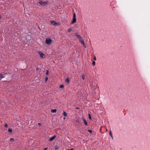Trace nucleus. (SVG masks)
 <instances>
[{
    "instance_id": "f257e3e1",
    "label": "nucleus",
    "mask_w": 150,
    "mask_h": 150,
    "mask_svg": "<svg viewBox=\"0 0 150 150\" xmlns=\"http://www.w3.org/2000/svg\"><path fill=\"white\" fill-rule=\"evenodd\" d=\"M75 35L79 39V41L80 43L81 44H83L84 43V41L82 37L78 33H75Z\"/></svg>"
},
{
    "instance_id": "f03ea898",
    "label": "nucleus",
    "mask_w": 150,
    "mask_h": 150,
    "mask_svg": "<svg viewBox=\"0 0 150 150\" xmlns=\"http://www.w3.org/2000/svg\"><path fill=\"white\" fill-rule=\"evenodd\" d=\"M39 4L42 6H44L45 5L48 4L49 2L48 1H39Z\"/></svg>"
},
{
    "instance_id": "7ed1b4c3",
    "label": "nucleus",
    "mask_w": 150,
    "mask_h": 150,
    "mask_svg": "<svg viewBox=\"0 0 150 150\" xmlns=\"http://www.w3.org/2000/svg\"><path fill=\"white\" fill-rule=\"evenodd\" d=\"M52 40L50 38H47L45 41V44L50 45L52 42Z\"/></svg>"
},
{
    "instance_id": "20e7f679",
    "label": "nucleus",
    "mask_w": 150,
    "mask_h": 150,
    "mask_svg": "<svg viewBox=\"0 0 150 150\" xmlns=\"http://www.w3.org/2000/svg\"><path fill=\"white\" fill-rule=\"evenodd\" d=\"M76 14L75 13H74L73 14V17L72 19V21L71 22V23L73 24L76 22Z\"/></svg>"
},
{
    "instance_id": "39448f33",
    "label": "nucleus",
    "mask_w": 150,
    "mask_h": 150,
    "mask_svg": "<svg viewBox=\"0 0 150 150\" xmlns=\"http://www.w3.org/2000/svg\"><path fill=\"white\" fill-rule=\"evenodd\" d=\"M82 119L84 123V125L86 126L88 125V123L86 119L83 117Z\"/></svg>"
},
{
    "instance_id": "423d86ee",
    "label": "nucleus",
    "mask_w": 150,
    "mask_h": 150,
    "mask_svg": "<svg viewBox=\"0 0 150 150\" xmlns=\"http://www.w3.org/2000/svg\"><path fill=\"white\" fill-rule=\"evenodd\" d=\"M56 137V135L53 136L52 137H51L50 138V140H49L50 141H50H52L53 140H54V139H55Z\"/></svg>"
},
{
    "instance_id": "0eeeda50",
    "label": "nucleus",
    "mask_w": 150,
    "mask_h": 150,
    "mask_svg": "<svg viewBox=\"0 0 150 150\" xmlns=\"http://www.w3.org/2000/svg\"><path fill=\"white\" fill-rule=\"evenodd\" d=\"M38 54L40 56H45L44 54L41 52H38Z\"/></svg>"
},
{
    "instance_id": "6e6552de",
    "label": "nucleus",
    "mask_w": 150,
    "mask_h": 150,
    "mask_svg": "<svg viewBox=\"0 0 150 150\" xmlns=\"http://www.w3.org/2000/svg\"><path fill=\"white\" fill-rule=\"evenodd\" d=\"M50 22L51 23H52L54 25H55L57 24V23L56 22L54 21H50Z\"/></svg>"
},
{
    "instance_id": "1a4fd4ad",
    "label": "nucleus",
    "mask_w": 150,
    "mask_h": 150,
    "mask_svg": "<svg viewBox=\"0 0 150 150\" xmlns=\"http://www.w3.org/2000/svg\"><path fill=\"white\" fill-rule=\"evenodd\" d=\"M12 129L11 128H10L8 129V132L10 133H11L12 132Z\"/></svg>"
},
{
    "instance_id": "9d476101",
    "label": "nucleus",
    "mask_w": 150,
    "mask_h": 150,
    "mask_svg": "<svg viewBox=\"0 0 150 150\" xmlns=\"http://www.w3.org/2000/svg\"><path fill=\"white\" fill-rule=\"evenodd\" d=\"M57 110L56 109H52L51 110V112L52 113H56L57 112Z\"/></svg>"
},
{
    "instance_id": "9b49d317",
    "label": "nucleus",
    "mask_w": 150,
    "mask_h": 150,
    "mask_svg": "<svg viewBox=\"0 0 150 150\" xmlns=\"http://www.w3.org/2000/svg\"><path fill=\"white\" fill-rule=\"evenodd\" d=\"M65 81L67 83H69V78H67L66 80Z\"/></svg>"
},
{
    "instance_id": "f8f14e48",
    "label": "nucleus",
    "mask_w": 150,
    "mask_h": 150,
    "mask_svg": "<svg viewBox=\"0 0 150 150\" xmlns=\"http://www.w3.org/2000/svg\"><path fill=\"white\" fill-rule=\"evenodd\" d=\"M63 115L64 116V117H66L67 116V113L64 111L63 112Z\"/></svg>"
},
{
    "instance_id": "ddd939ff",
    "label": "nucleus",
    "mask_w": 150,
    "mask_h": 150,
    "mask_svg": "<svg viewBox=\"0 0 150 150\" xmlns=\"http://www.w3.org/2000/svg\"><path fill=\"white\" fill-rule=\"evenodd\" d=\"M109 135L111 136V137H112V139H113V136H112V133L111 131H110L109 132Z\"/></svg>"
},
{
    "instance_id": "4468645a",
    "label": "nucleus",
    "mask_w": 150,
    "mask_h": 150,
    "mask_svg": "<svg viewBox=\"0 0 150 150\" xmlns=\"http://www.w3.org/2000/svg\"><path fill=\"white\" fill-rule=\"evenodd\" d=\"M59 147L57 145H56L54 147L55 149V150L57 149H59Z\"/></svg>"
},
{
    "instance_id": "2eb2a0df",
    "label": "nucleus",
    "mask_w": 150,
    "mask_h": 150,
    "mask_svg": "<svg viewBox=\"0 0 150 150\" xmlns=\"http://www.w3.org/2000/svg\"><path fill=\"white\" fill-rule=\"evenodd\" d=\"M64 87V86L63 85H60L59 86V88H63Z\"/></svg>"
},
{
    "instance_id": "dca6fc26",
    "label": "nucleus",
    "mask_w": 150,
    "mask_h": 150,
    "mask_svg": "<svg viewBox=\"0 0 150 150\" xmlns=\"http://www.w3.org/2000/svg\"><path fill=\"white\" fill-rule=\"evenodd\" d=\"M82 79L83 80L85 78V76L83 74L81 76Z\"/></svg>"
},
{
    "instance_id": "f3484780",
    "label": "nucleus",
    "mask_w": 150,
    "mask_h": 150,
    "mask_svg": "<svg viewBox=\"0 0 150 150\" xmlns=\"http://www.w3.org/2000/svg\"><path fill=\"white\" fill-rule=\"evenodd\" d=\"M0 78H4V77L3 76V74L1 73L0 74Z\"/></svg>"
},
{
    "instance_id": "a211bd4d",
    "label": "nucleus",
    "mask_w": 150,
    "mask_h": 150,
    "mask_svg": "<svg viewBox=\"0 0 150 150\" xmlns=\"http://www.w3.org/2000/svg\"><path fill=\"white\" fill-rule=\"evenodd\" d=\"M10 141L11 142H13L14 141V139L12 138H11L10 139Z\"/></svg>"
},
{
    "instance_id": "6ab92c4d",
    "label": "nucleus",
    "mask_w": 150,
    "mask_h": 150,
    "mask_svg": "<svg viewBox=\"0 0 150 150\" xmlns=\"http://www.w3.org/2000/svg\"><path fill=\"white\" fill-rule=\"evenodd\" d=\"M88 131L91 134L92 133V131L91 130L89 129L88 130Z\"/></svg>"
},
{
    "instance_id": "aec40b11",
    "label": "nucleus",
    "mask_w": 150,
    "mask_h": 150,
    "mask_svg": "<svg viewBox=\"0 0 150 150\" xmlns=\"http://www.w3.org/2000/svg\"><path fill=\"white\" fill-rule=\"evenodd\" d=\"M95 64H96V62H95V61H93L92 62V64L93 66L95 65Z\"/></svg>"
},
{
    "instance_id": "412c9836",
    "label": "nucleus",
    "mask_w": 150,
    "mask_h": 150,
    "mask_svg": "<svg viewBox=\"0 0 150 150\" xmlns=\"http://www.w3.org/2000/svg\"><path fill=\"white\" fill-rule=\"evenodd\" d=\"M88 116H89V119L90 120H91L92 119V118H91V115L90 114H88Z\"/></svg>"
},
{
    "instance_id": "4be33fe9",
    "label": "nucleus",
    "mask_w": 150,
    "mask_h": 150,
    "mask_svg": "<svg viewBox=\"0 0 150 150\" xmlns=\"http://www.w3.org/2000/svg\"><path fill=\"white\" fill-rule=\"evenodd\" d=\"M48 77L47 76H46L45 77V81H47L48 80Z\"/></svg>"
},
{
    "instance_id": "5701e85b",
    "label": "nucleus",
    "mask_w": 150,
    "mask_h": 150,
    "mask_svg": "<svg viewBox=\"0 0 150 150\" xmlns=\"http://www.w3.org/2000/svg\"><path fill=\"white\" fill-rule=\"evenodd\" d=\"M76 122H78V123H81L79 121V119L76 120Z\"/></svg>"
},
{
    "instance_id": "b1692460",
    "label": "nucleus",
    "mask_w": 150,
    "mask_h": 150,
    "mask_svg": "<svg viewBox=\"0 0 150 150\" xmlns=\"http://www.w3.org/2000/svg\"><path fill=\"white\" fill-rule=\"evenodd\" d=\"M72 30L71 28H69L68 30V32H71V31Z\"/></svg>"
},
{
    "instance_id": "393cba45",
    "label": "nucleus",
    "mask_w": 150,
    "mask_h": 150,
    "mask_svg": "<svg viewBox=\"0 0 150 150\" xmlns=\"http://www.w3.org/2000/svg\"><path fill=\"white\" fill-rule=\"evenodd\" d=\"M83 45V46L84 47V48H86V44L84 43L83 44H82Z\"/></svg>"
},
{
    "instance_id": "a878e982",
    "label": "nucleus",
    "mask_w": 150,
    "mask_h": 150,
    "mask_svg": "<svg viewBox=\"0 0 150 150\" xmlns=\"http://www.w3.org/2000/svg\"><path fill=\"white\" fill-rule=\"evenodd\" d=\"M49 73V71L48 70H47L46 71V75H47Z\"/></svg>"
},
{
    "instance_id": "bb28decb",
    "label": "nucleus",
    "mask_w": 150,
    "mask_h": 150,
    "mask_svg": "<svg viewBox=\"0 0 150 150\" xmlns=\"http://www.w3.org/2000/svg\"><path fill=\"white\" fill-rule=\"evenodd\" d=\"M4 126L6 127H8V125L7 124H5L4 125Z\"/></svg>"
},
{
    "instance_id": "cd10ccee",
    "label": "nucleus",
    "mask_w": 150,
    "mask_h": 150,
    "mask_svg": "<svg viewBox=\"0 0 150 150\" xmlns=\"http://www.w3.org/2000/svg\"><path fill=\"white\" fill-rule=\"evenodd\" d=\"M38 125L39 126H41L42 125V124L41 123H38Z\"/></svg>"
},
{
    "instance_id": "c85d7f7f",
    "label": "nucleus",
    "mask_w": 150,
    "mask_h": 150,
    "mask_svg": "<svg viewBox=\"0 0 150 150\" xmlns=\"http://www.w3.org/2000/svg\"><path fill=\"white\" fill-rule=\"evenodd\" d=\"M94 60H96V57H94Z\"/></svg>"
},
{
    "instance_id": "c756f323",
    "label": "nucleus",
    "mask_w": 150,
    "mask_h": 150,
    "mask_svg": "<svg viewBox=\"0 0 150 150\" xmlns=\"http://www.w3.org/2000/svg\"><path fill=\"white\" fill-rule=\"evenodd\" d=\"M39 70V68L38 67H37L36 68V70L37 71H38V70Z\"/></svg>"
},
{
    "instance_id": "7c9ffc66",
    "label": "nucleus",
    "mask_w": 150,
    "mask_h": 150,
    "mask_svg": "<svg viewBox=\"0 0 150 150\" xmlns=\"http://www.w3.org/2000/svg\"><path fill=\"white\" fill-rule=\"evenodd\" d=\"M47 148H45L44 149V150H47Z\"/></svg>"
},
{
    "instance_id": "2f4dec72",
    "label": "nucleus",
    "mask_w": 150,
    "mask_h": 150,
    "mask_svg": "<svg viewBox=\"0 0 150 150\" xmlns=\"http://www.w3.org/2000/svg\"><path fill=\"white\" fill-rule=\"evenodd\" d=\"M74 150L73 148H71L70 149H68V150Z\"/></svg>"
},
{
    "instance_id": "473e14b6",
    "label": "nucleus",
    "mask_w": 150,
    "mask_h": 150,
    "mask_svg": "<svg viewBox=\"0 0 150 150\" xmlns=\"http://www.w3.org/2000/svg\"><path fill=\"white\" fill-rule=\"evenodd\" d=\"M76 108L78 109H79V107H76Z\"/></svg>"
},
{
    "instance_id": "72a5a7b5",
    "label": "nucleus",
    "mask_w": 150,
    "mask_h": 150,
    "mask_svg": "<svg viewBox=\"0 0 150 150\" xmlns=\"http://www.w3.org/2000/svg\"><path fill=\"white\" fill-rule=\"evenodd\" d=\"M41 58H44V57H40Z\"/></svg>"
}]
</instances>
